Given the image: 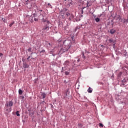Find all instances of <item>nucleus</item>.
<instances>
[{
    "mask_svg": "<svg viewBox=\"0 0 128 128\" xmlns=\"http://www.w3.org/2000/svg\"><path fill=\"white\" fill-rule=\"evenodd\" d=\"M78 62H80V59H78Z\"/></svg>",
    "mask_w": 128,
    "mask_h": 128,
    "instance_id": "nucleus-30",
    "label": "nucleus"
},
{
    "mask_svg": "<svg viewBox=\"0 0 128 128\" xmlns=\"http://www.w3.org/2000/svg\"><path fill=\"white\" fill-rule=\"evenodd\" d=\"M2 56V54L0 53V56Z\"/></svg>",
    "mask_w": 128,
    "mask_h": 128,
    "instance_id": "nucleus-27",
    "label": "nucleus"
},
{
    "mask_svg": "<svg viewBox=\"0 0 128 128\" xmlns=\"http://www.w3.org/2000/svg\"><path fill=\"white\" fill-rule=\"evenodd\" d=\"M114 32H116V30L112 29L110 30V34H114Z\"/></svg>",
    "mask_w": 128,
    "mask_h": 128,
    "instance_id": "nucleus-10",
    "label": "nucleus"
},
{
    "mask_svg": "<svg viewBox=\"0 0 128 128\" xmlns=\"http://www.w3.org/2000/svg\"><path fill=\"white\" fill-rule=\"evenodd\" d=\"M14 102H12V101H10L8 104H7V106H12Z\"/></svg>",
    "mask_w": 128,
    "mask_h": 128,
    "instance_id": "nucleus-7",
    "label": "nucleus"
},
{
    "mask_svg": "<svg viewBox=\"0 0 128 128\" xmlns=\"http://www.w3.org/2000/svg\"><path fill=\"white\" fill-rule=\"evenodd\" d=\"M14 24V22H13L11 23L10 24L9 26H10V27L12 26V25Z\"/></svg>",
    "mask_w": 128,
    "mask_h": 128,
    "instance_id": "nucleus-21",
    "label": "nucleus"
},
{
    "mask_svg": "<svg viewBox=\"0 0 128 128\" xmlns=\"http://www.w3.org/2000/svg\"><path fill=\"white\" fill-rule=\"evenodd\" d=\"M108 42H110V44H112V42L114 43V40H113L112 39H109V40H108Z\"/></svg>",
    "mask_w": 128,
    "mask_h": 128,
    "instance_id": "nucleus-11",
    "label": "nucleus"
},
{
    "mask_svg": "<svg viewBox=\"0 0 128 128\" xmlns=\"http://www.w3.org/2000/svg\"><path fill=\"white\" fill-rule=\"evenodd\" d=\"M48 6H50V4H48Z\"/></svg>",
    "mask_w": 128,
    "mask_h": 128,
    "instance_id": "nucleus-31",
    "label": "nucleus"
},
{
    "mask_svg": "<svg viewBox=\"0 0 128 128\" xmlns=\"http://www.w3.org/2000/svg\"><path fill=\"white\" fill-rule=\"evenodd\" d=\"M28 64L26 63L23 64V68H28Z\"/></svg>",
    "mask_w": 128,
    "mask_h": 128,
    "instance_id": "nucleus-5",
    "label": "nucleus"
},
{
    "mask_svg": "<svg viewBox=\"0 0 128 128\" xmlns=\"http://www.w3.org/2000/svg\"><path fill=\"white\" fill-rule=\"evenodd\" d=\"M78 128H82L83 126L82 124H78Z\"/></svg>",
    "mask_w": 128,
    "mask_h": 128,
    "instance_id": "nucleus-16",
    "label": "nucleus"
},
{
    "mask_svg": "<svg viewBox=\"0 0 128 128\" xmlns=\"http://www.w3.org/2000/svg\"><path fill=\"white\" fill-rule=\"evenodd\" d=\"M70 49V46H66L65 47L62 48L60 50V52H68Z\"/></svg>",
    "mask_w": 128,
    "mask_h": 128,
    "instance_id": "nucleus-1",
    "label": "nucleus"
},
{
    "mask_svg": "<svg viewBox=\"0 0 128 128\" xmlns=\"http://www.w3.org/2000/svg\"><path fill=\"white\" fill-rule=\"evenodd\" d=\"M66 16H68V18H69V20H70V18H74L72 16V14L68 12H66Z\"/></svg>",
    "mask_w": 128,
    "mask_h": 128,
    "instance_id": "nucleus-3",
    "label": "nucleus"
},
{
    "mask_svg": "<svg viewBox=\"0 0 128 128\" xmlns=\"http://www.w3.org/2000/svg\"><path fill=\"white\" fill-rule=\"evenodd\" d=\"M113 46H114V44Z\"/></svg>",
    "mask_w": 128,
    "mask_h": 128,
    "instance_id": "nucleus-35",
    "label": "nucleus"
},
{
    "mask_svg": "<svg viewBox=\"0 0 128 128\" xmlns=\"http://www.w3.org/2000/svg\"><path fill=\"white\" fill-rule=\"evenodd\" d=\"M120 22H123L124 24L126 23V22H128V19L126 20L124 18H122L120 19Z\"/></svg>",
    "mask_w": 128,
    "mask_h": 128,
    "instance_id": "nucleus-4",
    "label": "nucleus"
},
{
    "mask_svg": "<svg viewBox=\"0 0 128 128\" xmlns=\"http://www.w3.org/2000/svg\"><path fill=\"white\" fill-rule=\"evenodd\" d=\"M88 92L90 94H92V88L90 87L88 88Z\"/></svg>",
    "mask_w": 128,
    "mask_h": 128,
    "instance_id": "nucleus-8",
    "label": "nucleus"
},
{
    "mask_svg": "<svg viewBox=\"0 0 128 128\" xmlns=\"http://www.w3.org/2000/svg\"><path fill=\"white\" fill-rule=\"evenodd\" d=\"M2 20H4V22L6 20V19L2 18Z\"/></svg>",
    "mask_w": 128,
    "mask_h": 128,
    "instance_id": "nucleus-29",
    "label": "nucleus"
},
{
    "mask_svg": "<svg viewBox=\"0 0 128 128\" xmlns=\"http://www.w3.org/2000/svg\"><path fill=\"white\" fill-rule=\"evenodd\" d=\"M65 74L66 76H68V74H70V72H65Z\"/></svg>",
    "mask_w": 128,
    "mask_h": 128,
    "instance_id": "nucleus-19",
    "label": "nucleus"
},
{
    "mask_svg": "<svg viewBox=\"0 0 128 128\" xmlns=\"http://www.w3.org/2000/svg\"><path fill=\"white\" fill-rule=\"evenodd\" d=\"M64 70V68H62V70Z\"/></svg>",
    "mask_w": 128,
    "mask_h": 128,
    "instance_id": "nucleus-33",
    "label": "nucleus"
},
{
    "mask_svg": "<svg viewBox=\"0 0 128 128\" xmlns=\"http://www.w3.org/2000/svg\"><path fill=\"white\" fill-rule=\"evenodd\" d=\"M99 126H100L101 128H104V124H102V123H100Z\"/></svg>",
    "mask_w": 128,
    "mask_h": 128,
    "instance_id": "nucleus-17",
    "label": "nucleus"
},
{
    "mask_svg": "<svg viewBox=\"0 0 128 128\" xmlns=\"http://www.w3.org/2000/svg\"><path fill=\"white\" fill-rule=\"evenodd\" d=\"M18 94H22V90L19 89V90H18Z\"/></svg>",
    "mask_w": 128,
    "mask_h": 128,
    "instance_id": "nucleus-13",
    "label": "nucleus"
},
{
    "mask_svg": "<svg viewBox=\"0 0 128 128\" xmlns=\"http://www.w3.org/2000/svg\"><path fill=\"white\" fill-rule=\"evenodd\" d=\"M30 22H34V20H30Z\"/></svg>",
    "mask_w": 128,
    "mask_h": 128,
    "instance_id": "nucleus-26",
    "label": "nucleus"
},
{
    "mask_svg": "<svg viewBox=\"0 0 128 128\" xmlns=\"http://www.w3.org/2000/svg\"><path fill=\"white\" fill-rule=\"evenodd\" d=\"M48 30H50V27L48 26H46L43 28L42 32H46Z\"/></svg>",
    "mask_w": 128,
    "mask_h": 128,
    "instance_id": "nucleus-2",
    "label": "nucleus"
},
{
    "mask_svg": "<svg viewBox=\"0 0 128 128\" xmlns=\"http://www.w3.org/2000/svg\"><path fill=\"white\" fill-rule=\"evenodd\" d=\"M49 44H50V43H49Z\"/></svg>",
    "mask_w": 128,
    "mask_h": 128,
    "instance_id": "nucleus-34",
    "label": "nucleus"
},
{
    "mask_svg": "<svg viewBox=\"0 0 128 128\" xmlns=\"http://www.w3.org/2000/svg\"><path fill=\"white\" fill-rule=\"evenodd\" d=\"M82 56H84V54H82Z\"/></svg>",
    "mask_w": 128,
    "mask_h": 128,
    "instance_id": "nucleus-32",
    "label": "nucleus"
},
{
    "mask_svg": "<svg viewBox=\"0 0 128 128\" xmlns=\"http://www.w3.org/2000/svg\"><path fill=\"white\" fill-rule=\"evenodd\" d=\"M95 20H96V22H100V18H96L95 19Z\"/></svg>",
    "mask_w": 128,
    "mask_h": 128,
    "instance_id": "nucleus-14",
    "label": "nucleus"
},
{
    "mask_svg": "<svg viewBox=\"0 0 128 128\" xmlns=\"http://www.w3.org/2000/svg\"><path fill=\"white\" fill-rule=\"evenodd\" d=\"M34 0H26L24 2V4H28V2H34Z\"/></svg>",
    "mask_w": 128,
    "mask_h": 128,
    "instance_id": "nucleus-6",
    "label": "nucleus"
},
{
    "mask_svg": "<svg viewBox=\"0 0 128 128\" xmlns=\"http://www.w3.org/2000/svg\"><path fill=\"white\" fill-rule=\"evenodd\" d=\"M69 64H70V61H66L64 62V64L66 66H68Z\"/></svg>",
    "mask_w": 128,
    "mask_h": 128,
    "instance_id": "nucleus-12",
    "label": "nucleus"
},
{
    "mask_svg": "<svg viewBox=\"0 0 128 128\" xmlns=\"http://www.w3.org/2000/svg\"><path fill=\"white\" fill-rule=\"evenodd\" d=\"M16 114L17 116H20V112H18V111H17V112H16Z\"/></svg>",
    "mask_w": 128,
    "mask_h": 128,
    "instance_id": "nucleus-15",
    "label": "nucleus"
},
{
    "mask_svg": "<svg viewBox=\"0 0 128 128\" xmlns=\"http://www.w3.org/2000/svg\"><path fill=\"white\" fill-rule=\"evenodd\" d=\"M60 15L62 16V18H64V12H62L60 13Z\"/></svg>",
    "mask_w": 128,
    "mask_h": 128,
    "instance_id": "nucleus-18",
    "label": "nucleus"
},
{
    "mask_svg": "<svg viewBox=\"0 0 128 128\" xmlns=\"http://www.w3.org/2000/svg\"><path fill=\"white\" fill-rule=\"evenodd\" d=\"M30 50H32V48H29L28 49V52H30Z\"/></svg>",
    "mask_w": 128,
    "mask_h": 128,
    "instance_id": "nucleus-24",
    "label": "nucleus"
},
{
    "mask_svg": "<svg viewBox=\"0 0 128 128\" xmlns=\"http://www.w3.org/2000/svg\"><path fill=\"white\" fill-rule=\"evenodd\" d=\"M122 74V72H120L118 74V76H121Z\"/></svg>",
    "mask_w": 128,
    "mask_h": 128,
    "instance_id": "nucleus-20",
    "label": "nucleus"
},
{
    "mask_svg": "<svg viewBox=\"0 0 128 128\" xmlns=\"http://www.w3.org/2000/svg\"><path fill=\"white\" fill-rule=\"evenodd\" d=\"M30 56H29L27 60H30Z\"/></svg>",
    "mask_w": 128,
    "mask_h": 128,
    "instance_id": "nucleus-28",
    "label": "nucleus"
},
{
    "mask_svg": "<svg viewBox=\"0 0 128 128\" xmlns=\"http://www.w3.org/2000/svg\"><path fill=\"white\" fill-rule=\"evenodd\" d=\"M34 20L35 22H38V18H34Z\"/></svg>",
    "mask_w": 128,
    "mask_h": 128,
    "instance_id": "nucleus-22",
    "label": "nucleus"
},
{
    "mask_svg": "<svg viewBox=\"0 0 128 128\" xmlns=\"http://www.w3.org/2000/svg\"><path fill=\"white\" fill-rule=\"evenodd\" d=\"M88 2H87V6H86V8H88V6H90V5H88Z\"/></svg>",
    "mask_w": 128,
    "mask_h": 128,
    "instance_id": "nucleus-23",
    "label": "nucleus"
},
{
    "mask_svg": "<svg viewBox=\"0 0 128 128\" xmlns=\"http://www.w3.org/2000/svg\"><path fill=\"white\" fill-rule=\"evenodd\" d=\"M41 96H42L43 98H46V94L45 93H42V94H41Z\"/></svg>",
    "mask_w": 128,
    "mask_h": 128,
    "instance_id": "nucleus-9",
    "label": "nucleus"
},
{
    "mask_svg": "<svg viewBox=\"0 0 128 128\" xmlns=\"http://www.w3.org/2000/svg\"><path fill=\"white\" fill-rule=\"evenodd\" d=\"M46 51L44 50H42L41 52H40V54H42V52H44Z\"/></svg>",
    "mask_w": 128,
    "mask_h": 128,
    "instance_id": "nucleus-25",
    "label": "nucleus"
}]
</instances>
